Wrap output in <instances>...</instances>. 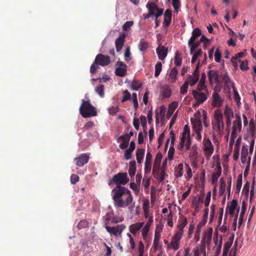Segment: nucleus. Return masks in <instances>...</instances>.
<instances>
[{
  "mask_svg": "<svg viewBox=\"0 0 256 256\" xmlns=\"http://www.w3.org/2000/svg\"><path fill=\"white\" fill-rule=\"evenodd\" d=\"M162 229L160 230H158L157 228L155 230L154 237L153 243V248L155 251L158 250V247H161V246H159V241L160 238V231Z\"/></svg>",
  "mask_w": 256,
  "mask_h": 256,
  "instance_id": "6ab92c4d",
  "label": "nucleus"
},
{
  "mask_svg": "<svg viewBox=\"0 0 256 256\" xmlns=\"http://www.w3.org/2000/svg\"><path fill=\"white\" fill-rule=\"evenodd\" d=\"M98 65L99 64H98L96 63L94 60V63L92 64L90 68V72L92 74H94L96 72V71L100 68Z\"/></svg>",
  "mask_w": 256,
  "mask_h": 256,
  "instance_id": "e2e57ef3",
  "label": "nucleus"
},
{
  "mask_svg": "<svg viewBox=\"0 0 256 256\" xmlns=\"http://www.w3.org/2000/svg\"><path fill=\"white\" fill-rule=\"evenodd\" d=\"M134 24L133 21H127L122 26V30L125 31H127L128 29L132 26Z\"/></svg>",
  "mask_w": 256,
  "mask_h": 256,
  "instance_id": "680f3d73",
  "label": "nucleus"
},
{
  "mask_svg": "<svg viewBox=\"0 0 256 256\" xmlns=\"http://www.w3.org/2000/svg\"><path fill=\"white\" fill-rule=\"evenodd\" d=\"M95 62L100 66H104L110 64V60L109 56L100 54L96 56Z\"/></svg>",
  "mask_w": 256,
  "mask_h": 256,
  "instance_id": "f8f14e48",
  "label": "nucleus"
},
{
  "mask_svg": "<svg viewBox=\"0 0 256 256\" xmlns=\"http://www.w3.org/2000/svg\"><path fill=\"white\" fill-rule=\"evenodd\" d=\"M188 82H185L181 86L180 88V92L182 94L184 95L187 93L188 88Z\"/></svg>",
  "mask_w": 256,
  "mask_h": 256,
  "instance_id": "603ef678",
  "label": "nucleus"
},
{
  "mask_svg": "<svg viewBox=\"0 0 256 256\" xmlns=\"http://www.w3.org/2000/svg\"><path fill=\"white\" fill-rule=\"evenodd\" d=\"M88 223L86 220H82L78 224L77 227L79 230L86 228L88 226Z\"/></svg>",
  "mask_w": 256,
  "mask_h": 256,
  "instance_id": "5fc2aeb1",
  "label": "nucleus"
},
{
  "mask_svg": "<svg viewBox=\"0 0 256 256\" xmlns=\"http://www.w3.org/2000/svg\"><path fill=\"white\" fill-rule=\"evenodd\" d=\"M126 36L122 34L117 38L115 42L116 50L117 52H120L124 44V39Z\"/></svg>",
  "mask_w": 256,
  "mask_h": 256,
  "instance_id": "a211bd4d",
  "label": "nucleus"
},
{
  "mask_svg": "<svg viewBox=\"0 0 256 256\" xmlns=\"http://www.w3.org/2000/svg\"><path fill=\"white\" fill-rule=\"evenodd\" d=\"M96 92L101 97L104 98V86L103 84H100L96 88Z\"/></svg>",
  "mask_w": 256,
  "mask_h": 256,
  "instance_id": "a19ab883",
  "label": "nucleus"
},
{
  "mask_svg": "<svg viewBox=\"0 0 256 256\" xmlns=\"http://www.w3.org/2000/svg\"><path fill=\"white\" fill-rule=\"evenodd\" d=\"M208 78L210 82H212L214 81L217 84L220 83V76L218 75V72L214 70H210L208 72Z\"/></svg>",
  "mask_w": 256,
  "mask_h": 256,
  "instance_id": "dca6fc26",
  "label": "nucleus"
},
{
  "mask_svg": "<svg viewBox=\"0 0 256 256\" xmlns=\"http://www.w3.org/2000/svg\"><path fill=\"white\" fill-rule=\"evenodd\" d=\"M193 127L195 131H201L202 130V122L200 120H196L192 122Z\"/></svg>",
  "mask_w": 256,
  "mask_h": 256,
  "instance_id": "4c0bfd02",
  "label": "nucleus"
},
{
  "mask_svg": "<svg viewBox=\"0 0 256 256\" xmlns=\"http://www.w3.org/2000/svg\"><path fill=\"white\" fill-rule=\"evenodd\" d=\"M119 110V108L118 106H112L108 108V112L110 115H115Z\"/></svg>",
  "mask_w": 256,
  "mask_h": 256,
  "instance_id": "052dcab7",
  "label": "nucleus"
},
{
  "mask_svg": "<svg viewBox=\"0 0 256 256\" xmlns=\"http://www.w3.org/2000/svg\"><path fill=\"white\" fill-rule=\"evenodd\" d=\"M202 53V52L201 49H198L196 51H194L192 58V63L194 64L198 58L201 56Z\"/></svg>",
  "mask_w": 256,
  "mask_h": 256,
  "instance_id": "a18cd8bd",
  "label": "nucleus"
},
{
  "mask_svg": "<svg viewBox=\"0 0 256 256\" xmlns=\"http://www.w3.org/2000/svg\"><path fill=\"white\" fill-rule=\"evenodd\" d=\"M198 80V78L194 77L190 74L188 76V80L186 82H188V85L190 84V86H194Z\"/></svg>",
  "mask_w": 256,
  "mask_h": 256,
  "instance_id": "ea45409f",
  "label": "nucleus"
},
{
  "mask_svg": "<svg viewBox=\"0 0 256 256\" xmlns=\"http://www.w3.org/2000/svg\"><path fill=\"white\" fill-rule=\"evenodd\" d=\"M202 34L201 31L198 28L194 30L192 32V36L188 40V44H190L192 42L198 40V37Z\"/></svg>",
  "mask_w": 256,
  "mask_h": 256,
  "instance_id": "b1692460",
  "label": "nucleus"
},
{
  "mask_svg": "<svg viewBox=\"0 0 256 256\" xmlns=\"http://www.w3.org/2000/svg\"><path fill=\"white\" fill-rule=\"evenodd\" d=\"M158 58L160 60H164L168 54V48H165L164 46L160 45L156 50Z\"/></svg>",
  "mask_w": 256,
  "mask_h": 256,
  "instance_id": "2eb2a0df",
  "label": "nucleus"
},
{
  "mask_svg": "<svg viewBox=\"0 0 256 256\" xmlns=\"http://www.w3.org/2000/svg\"><path fill=\"white\" fill-rule=\"evenodd\" d=\"M155 72H154V76L156 77H158L162 70V62H158L155 65Z\"/></svg>",
  "mask_w": 256,
  "mask_h": 256,
  "instance_id": "79ce46f5",
  "label": "nucleus"
},
{
  "mask_svg": "<svg viewBox=\"0 0 256 256\" xmlns=\"http://www.w3.org/2000/svg\"><path fill=\"white\" fill-rule=\"evenodd\" d=\"M172 91L168 86H163L161 88L160 94L162 98H168L172 95Z\"/></svg>",
  "mask_w": 256,
  "mask_h": 256,
  "instance_id": "5701e85b",
  "label": "nucleus"
},
{
  "mask_svg": "<svg viewBox=\"0 0 256 256\" xmlns=\"http://www.w3.org/2000/svg\"><path fill=\"white\" fill-rule=\"evenodd\" d=\"M182 62V59L180 58L178 52L175 54L174 56V64L176 66H181Z\"/></svg>",
  "mask_w": 256,
  "mask_h": 256,
  "instance_id": "3c124183",
  "label": "nucleus"
},
{
  "mask_svg": "<svg viewBox=\"0 0 256 256\" xmlns=\"http://www.w3.org/2000/svg\"><path fill=\"white\" fill-rule=\"evenodd\" d=\"M192 94L196 102L197 105H199L204 102L208 98L209 95L208 90H193Z\"/></svg>",
  "mask_w": 256,
  "mask_h": 256,
  "instance_id": "0eeeda50",
  "label": "nucleus"
},
{
  "mask_svg": "<svg viewBox=\"0 0 256 256\" xmlns=\"http://www.w3.org/2000/svg\"><path fill=\"white\" fill-rule=\"evenodd\" d=\"M80 112L84 118L95 116L97 115V111L95 107L91 104L90 100H82V104L80 108Z\"/></svg>",
  "mask_w": 256,
  "mask_h": 256,
  "instance_id": "f03ea898",
  "label": "nucleus"
},
{
  "mask_svg": "<svg viewBox=\"0 0 256 256\" xmlns=\"http://www.w3.org/2000/svg\"><path fill=\"white\" fill-rule=\"evenodd\" d=\"M188 224L187 219L186 217L183 216L182 220L179 222L178 225V230L184 232V229Z\"/></svg>",
  "mask_w": 256,
  "mask_h": 256,
  "instance_id": "f704fd0d",
  "label": "nucleus"
},
{
  "mask_svg": "<svg viewBox=\"0 0 256 256\" xmlns=\"http://www.w3.org/2000/svg\"><path fill=\"white\" fill-rule=\"evenodd\" d=\"M183 165L180 164L175 171V176L176 177H180L182 176Z\"/></svg>",
  "mask_w": 256,
  "mask_h": 256,
  "instance_id": "09e8293b",
  "label": "nucleus"
},
{
  "mask_svg": "<svg viewBox=\"0 0 256 256\" xmlns=\"http://www.w3.org/2000/svg\"><path fill=\"white\" fill-rule=\"evenodd\" d=\"M145 150L142 148H138L136 152V158L138 164H141L144 157Z\"/></svg>",
  "mask_w": 256,
  "mask_h": 256,
  "instance_id": "c85d7f7f",
  "label": "nucleus"
},
{
  "mask_svg": "<svg viewBox=\"0 0 256 256\" xmlns=\"http://www.w3.org/2000/svg\"><path fill=\"white\" fill-rule=\"evenodd\" d=\"M244 56V52H238L236 54V56L234 57H232L231 59V62L234 64L235 63H236V60H238V58H242Z\"/></svg>",
  "mask_w": 256,
  "mask_h": 256,
  "instance_id": "6e6d98bb",
  "label": "nucleus"
},
{
  "mask_svg": "<svg viewBox=\"0 0 256 256\" xmlns=\"http://www.w3.org/2000/svg\"><path fill=\"white\" fill-rule=\"evenodd\" d=\"M206 78V76L205 74L202 73V74L200 80L196 86V89H198V90H208L207 87L205 84Z\"/></svg>",
  "mask_w": 256,
  "mask_h": 256,
  "instance_id": "a878e982",
  "label": "nucleus"
},
{
  "mask_svg": "<svg viewBox=\"0 0 256 256\" xmlns=\"http://www.w3.org/2000/svg\"><path fill=\"white\" fill-rule=\"evenodd\" d=\"M139 50L140 52H145L148 48V44L144 38H141L138 44Z\"/></svg>",
  "mask_w": 256,
  "mask_h": 256,
  "instance_id": "c756f323",
  "label": "nucleus"
},
{
  "mask_svg": "<svg viewBox=\"0 0 256 256\" xmlns=\"http://www.w3.org/2000/svg\"><path fill=\"white\" fill-rule=\"evenodd\" d=\"M125 228L126 226L123 224H118L116 226H105V228L108 233L116 236L120 234Z\"/></svg>",
  "mask_w": 256,
  "mask_h": 256,
  "instance_id": "9d476101",
  "label": "nucleus"
},
{
  "mask_svg": "<svg viewBox=\"0 0 256 256\" xmlns=\"http://www.w3.org/2000/svg\"><path fill=\"white\" fill-rule=\"evenodd\" d=\"M136 162L134 160L130 161L129 163L128 174L132 178H134L136 172Z\"/></svg>",
  "mask_w": 256,
  "mask_h": 256,
  "instance_id": "cd10ccee",
  "label": "nucleus"
},
{
  "mask_svg": "<svg viewBox=\"0 0 256 256\" xmlns=\"http://www.w3.org/2000/svg\"><path fill=\"white\" fill-rule=\"evenodd\" d=\"M201 42H200V40H194V42H192L190 44H188L189 47L190 48V54L194 53V52L196 51V50L198 48Z\"/></svg>",
  "mask_w": 256,
  "mask_h": 256,
  "instance_id": "473e14b6",
  "label": "nucleus"
},
{
  "mask_svg": "<svg viewBox=\"0 0 256 256\" xmlns=\"http://www.w3.org/2000/svg\"><path fill=\"white\" fill-rule=\"evenodd\" d=\"M179 245L180 243L178 240H174V238H172L170 243L168 246V248H172L174 250H176L179 248Z\"/></svg>",
  "mask_w": 256,
  "mask_h": 256,
  "instance_id": "c9c22d12",
  "label": "nucleus"
},
{
  "mask_svg": "<svg viewBox=\"0 0 256 256\" xmlns=\"http://www.w3.org/2000/svg\"><path fill=\"white\" fill-rule=\"evenodd\" d=\"M224 114L226 118H232L234 116L232 110L226 106L224 108Z\"/></svg>",
  "mask_w": 256,
  "mask_h": 256,
  "instance_id": "e433bc0d",
  "label": "nucleus"
},
{
  "mask_svg": "<svg viewBox=\"0 0 256 256\" xmlns=\"http://www.w3.org/2000/svg\"><path fill=\"white\" fill-rule=\"evenodd\" d=\"M140 120L141 124L144 129V132L146 134V131L145 130V129L146 128V124H147L146 117L144 116L141 115L140 116Z\"/></svg>",
  "mask_w": 256,
  "mask_h": 256,
  "instance_id": "bf43d9fd",
  "label": "nucleus"
},
{
  "mask_svg": "<svg viewBox=\"0 0 256 256\" xmlns=\"http://www.w3.org/2000/svg\"><path fill=\"white\" fill-rule=\"evenodd\" d=\"M152 222V217L148 222L146 225L142 230V236L144 238H146L148 234L149 230V227Z\"/></svg>",
  "mask_w": 256,
  "mask_h": 256,
  "instance_id": "72a5a7b5",
  "label": "nucleus"
},
{
  "mask_svg": "<svg viewBox=\"0 0 256 256\" xmlns=\"http://www.w3.org/2000/svg\"><path fill=\"white\" fill-rule=\"evenodd\" d=\"M174 152V147L172 146H170L169 150L168 152V160H172Z\"/></svg>",
  "mask_w": 256,
  "mask_h": 256,
  "instance_id": "774afa93",
  "label": "nucleus"
},
{
  "mask_svg": "<svg viewBox=\"0 0 256 256\" xmlns=\"http://www.w3.org/2000/svg\"><path fill=\"white\" fill-rule=\"evenodd\" d=\"M130 186L136 194L139 192L140 186L136 183V184L134 182H131L130 184Z\"/></svg>",
  "mask_w": 256,
  "mask_h": 256,
  "instance_id": "864d4df0",
  "label": "nucleus"
},
{
  "mask_svg": "<svg viewBox=\"0 0 256 256\" xmlns=\"http://www.w3.org/2000/svg\"><path fill=\"white\" fill-rule=\"evenodd\" d=\"M144 222H136L130 226V231L132 234H136L143 226Z\"/></svg>",
  "mask_w": 256,
  "mask_h": 256,
  "instance_id": "393cba45",
  "label": "nucleus"
},
{
  "mask_svg": "<svg viewBox=\"0 0 256 256\" xmlns=\"http://www.w3.org/2000/svg\"><path fill=\"white\" fill-rule=\"evenodd\" d=\"M166 112V108L164 106H162L160 108V110L158 112H156V122L158 123V116H160L162 118H164L165 117Z\"/></svg>",
  "mask_w": 256,
  "mask_h": 256,
  "instance_id": "2f4dec72",
  "label": "nucleus"
},
{
  "mask_svg": "<svg viewBox=\"0 0 256 256\" xmlns=\"http://www.w3.org/2000/svg\"><path fill=\"white\" fill-rule=\"evenodd\" d=\"M212 126V128L216 130L218 134L222 132L224 128V122L222 114L220 110H216L214 112Z\"/></svg>",
  "mask_w": 256,
  "mask_h": 256,
  "instance_id": "20e7f679",
  "label": "nucleus"
},
{
  "mask_svg": "<svg viewBox=\"0 0 256 256\" xmlns=\"http://www.w3.org/2000/svg\"><path fill=\"white\" fill-rule=\"evenodd\" d=\"M232 240H230V241H228L224 244L222 254L228 256V253L230 250V248L232 246Z\"/></svg>",
  "mask_w": 256,
  "mask_h": 256,
  "instance_id": "58836bf2",
  "label": "nucleus"
},
{
  "mask_svg": "<svg viewBox=\"0 0 256 256\" xmlns=\"http://www.w3.org/2000/svg\"><path fill=\"white\" fill-rule=\"evenodd\" d=\"M212 105L214 106L220 107L223 103V100L220 97L218 94L213 93L212 96Z\"/></svg>",
  "mask_w": 256,
  "mask_h": 256,
  "instance_id": "412c9836",
  "label": "nucleus"
},
{
  "mask_svg": "<svg viewBox=\"0 0 256 256\" xmlns=\"http://www.w3.org/2000/svg\"><path fill=\"white\" fill-rule=\"evenodd\" d=\"M114 204L116 208H125L128 206V210L132 212L135 207V202L132 192L124 186H118L112 191Z\"/></svg>",
  "mask_w": 256,
  "mask_h": 256,
  "instance_id": "f257e3e1",
  "label": "nucleus"
},
{
  "mask_svg": "<svg viewBox=\"0 0 256 256\" xmlns=\"http://www.w3.org/2000/svg\"><path fill=\"white\" fill-rule=\"evenodd\" d=\"M114 183L116 184L114 188L118 186H122V185L126 184L130 180L126 172H118L112 177Z\"/></svg>",
  "mask_w": 256,
  "mask_h": 256,
  "instance_id": "6e6552de",
  "label": "nucleus"
},
{
  "mask_svg": "<svg viewBox=\"0 0 256 256\" xmlns=\"http://www.w3.org/2000/svg\"><path fill=\"white\" fill-rule=\"evenodd\" d=\"M204 151L206 160H209L214 152V147L210 140L204 138L203 140Z\"/></svg>",
  "mask_w": 256,
  "mask_h": 256,
  "instance_id": "1a4fd4ad",
  "label": "nucleus"
},
{
  "mask_svg": "<svg viewBox=\"0 0 256 256\" xmlns=\"http://www.w3.org/2000/svg\"><path fill=\"white\" fill-rule=\"evenodd\" d=\"M164 20L163 22V26L168 27L170 26L172 20V11L167 9L164 13Z\"/></svg>",
  "mask_w": 256,
  "mask_h": 256,
  "instance_id": "f3484780",
  "label": "nucleus"
},
{
  "mask_svg": "<svg viewBox=\"0 0 256 256\" xmlns=\"http://www.w3.org/2000/svg\"><path fill=\"white\" fill-rule=\"evenodd\" d=\"M216 171L214 172L212 176V184L217 182L218 180L222 173V168L219 164L216 166Z\"/></svg>",
  "mask_w": 256,
  "mask_h": 256,
  "instance_id": "4be33fe9",
  "label": "nucleus"
},
{
  "mask_svg": "<svg viewBox=\"0 0 256 256\" xmlns=\"http://www.w3.org/2000/svg\"><path fill=\"white\" fill-rule=\"evenodd\" d=\"M89 158L88 154H82L74 158L76 164L78 166L82 167L88 162Z\"/></svg>",
  "mask_w": 256,
  "mask_h": 256,
  "instance_id": "ddd939ff",
  "label": "nucleus"
},
{
  "mask_svg": "<svg viewBox=\"0 0 256 256\" xmlns=\"http://www.w3.org/2000/svg\"><path fill=\"white\" fill-rule=\"evenodd\" d=\"M200 252L204 254V256H206V247L204 245H202L200 249L196 248L194 252V256H200Z\"/></svg>",
  "mask_w": 256,
  "mask_h": 256,
  "instance_id": "c03bdc74",
  "label": "nucleus"
},
{
  "mask_svg": "<svg viewBox=\"0 0 256 256\" xmlns=\"http://www.w3.org/2000/svg\"><path fill=\"white\" fill-rule=\"evenodd\" d=\"M131 100V94L128 91V90H126L123 92V96L122 99V102H125L126 101L130 100Z\"/></svg>",
  "mask_w": 256,
  "mask_h": 256,
  "instance_id": "de8ad7c7",
  "label": "nucleus"
},
{
  "mask_svg": "<svg viewBox=\"0 0 256 256\" xmlns=\"http://www.w3.org/2000/svg\"><path fill=\"white\" fill-rule=\"evenodd\" d=\"M236 120L233 122L230 136V144H232L237 136L238 132H240L242 128L241 118L240 114H236Z\"/></svg>",
  "mask_w": 256,
  "mask_h": 256,
  "instance_id": "423d86ee",
  "label": "nucleus"
},
{
  "mask_svg": "<svg viewBox=\"0 0 256 256\" xmlns=\"http://www.w3.org/2000/svg\"><path fill=\"white\" fill-rule=\"evenodd\" d=\"M178 104L176 102H174L170 104L168 107V112L170 114H172L176 108L178 107Z\"/></svg>",
  "mask_w": 256,
  "mask_h": 256,
  "instance_id": "13d9d810",
  "label": "nucleus"
},
{
  "mask_svg": "<svg viewBox=\"0 0 256 256\" xmlns=\"http://www.w3.org/2000/svg\"><path fill=\"white\" fill-rule=\"evenodd\" d=\"M242 185V175L240 174L236 180V190L238 192L240 191Z\"/></svg>",
  "mask_w": 256,
  "mask_h": 256,
  "instance_id": "4d7b16f0",
  "label": "nucleus"
},
{
  "mask_svg": "<svg viewBox=\"0 0 256 256\" xmlns=\"http://www.w3.org/2000/svg\"><path fill=\"white\" fill-rule=\"evenodd\" d=\"M248 155V149L245 146H242L241 152V162L243 164L248 163V158L247 156Z\"/></svg>",
  "mask_w": 256,
  "mask_h": 256,
  "instance_id": "bb28decb",
  "label": "nucleus"
},
{
  "mask_svg": "<svg viewBox=\"0 0 256 256\" xmlns=\"http://www.w3.org/2000/svg\"><path fill=\"white\" fill-rule=\"evenodd\" d=\"M141 86L142 84L137 80H134L131 84V90H138Z\"/></svg>",
  "mask_w": 256,
  "mask_h": 256,
  "instance_id": "8fccbe9b",
  "label": "nucleus"
},
{
  "mask_svg": "<svg viewBox=\"0 0 256 256\" xmlns=\"http://www.w3.org/2000/svg\"><path fill=\"white\" fill-rule=\"evenodd\" d=\"M160 173V166H153L152 174L156 179L158 178Z\"/></svg>",
  "mask_w": 256,
  "mask_h": 256,
  "instance_id": "37998d69",
  "label": "nucleus"
},
{
  "mask_svg": "<svg viewBox=\"0 0 256 256\" xmlns=\"http://www.w3.org/2000/svg\"><path fill=\"white\" fill-rule=\"evenodd\" d=\"M178 74V70L176 68H174L171 69L170 73V76L174 80H175Z\"/></svg>",
  "mask_w": 256,
  "mask_h": 256,
  "instance_id": "0e129e2a",
  "label": "nucleus"
},
{
  "mask_svg": "<svg viewBox=\"0 0 256 256\" xmlns=\"http://www.w3.org/2000/svg\"><path fill=\"white\" fill-rule=\"evenodd\" d=\"M191 143L190 129L188 125H186L181 134L180 142L178 146V149L182 150H184V147H185V151L188 150L190 148Z\"/></svg>",
  "mask_w": 256,
  "mask_h": 256,
  "instance_id": "7ed1b4c3",
  "label": "nucleus"
},
{
  "mask_svg": "<svg viewBox=\"0 0 256 256\" xmlns=\"http://www.w3.org/2000/svg\"><path fill=\"white\" fill-rule=\"evenodd\" d=\"M152 155L150 152H147L144 162V174H149L151 170V161Z\"/></svg>",
  "mask_w": 256,
  "mask_h": 256,
  "instance_id": "4468645a",
  "label": "nucleus"
},
{
  "mask_svg": "<svg viewBox=\"0 0 256 256\" xmlns=\"http://www.w3.org/2000/svg\"><path fill=\"white\" fill-rule=\"evenodd\" d=\"M220 78H221L226 86H229L230 84H233L232 82L230 80L227 72H224L220 76Z\"/></svg>",
  "mask_w": 256,
  "mask_h": 256,
  "instance_id": "7c9ffc66",
  "label": "nucleus"
},
{
  "mask_svg": "<svg viewBox=\"0 0 256 256\" xmlns=\"http://www.w3.org/2000/svg\"><path fill=\"white\" fill-rule=\"evenodd\" d=\"M146 8L148 10V13L143 14L145 19H148L151 16H154L156 18H158L164 12L162 8H158L157 5L152 2H148L146 4Z\"/></svg>",
  "mask_w": 256,
  "mask_h": 256,
  "instance_id": "39448f33",
  "label": "nucleus"
},
{
  "mask_svg": "<svg viewBox=\"0 0 256 256\" xmlns=\"http://www.w3.org/2000/svg\"><path fill=\"white\" fill-rule=\"evenodd\" d=\"M238 206V202L236 200H232L230 202V206H228L226 208V214L228 212L232 216H233L234 210Z\"/></svg>",
  "mask_w": 256,
  "mask_h": 256,
  "instance_id": "aec40b11",
  "label": "nucleus"
},
{
  "mask_svg": "<svg viewBox=\"0 0 256 256\" xmlns=\"http://www.w3.org/2000/svg\"><path fill=\"white\" fill-rule=\"evenodd\" d=\"M117 65L118 66L115 70L116 75L120 77L124 76L127 72V66L124 62L120 61L117 62Z\"/></svg>",
  "mask_w": 256,
  "mask_h": 256,
  "instance_id": "9b49d317",
  "label": "nucleus"
},
{
  "mask_svg": "<svg viewBox=\"0 0 256 256\" xmlns=\"http://www.w3.org/2000/svg\"><path fill=\"white\" fill-rule=\"evenodd\" d=\"M162 159V154L160 152H158L156 154L153 166H160L161 160Z\"/></svg>",
  "mask_w": 256,
  "mask_h": 256,
  "instance_id": "49530a36",
  "label": "nucleus"
},
{
  "mask_svg": "<svg viewBox=\"0 0 256 256\" xmlns=\"http://www.w3.org/2000/svg\"><path fill=\"white\" fill-rule=\"evenodd\" d=\"M238 62H240V68L242 70H246L248 69V62L247 60L241 61L238 60Z\"/></svg>",
  "mask_w": 256,
  "mask_h": 256,
  "instance_id": "338daca9",
  "label": "nucleus"
},
{
  "mask_svg": "<svg viewBox=\"0 0 256 256\" xmlns=\"http://www.w3.org/2000/svg\"><path fill=\"white\" fill-rule=\"evenodd\" d=\"M221 58H222L221 52H220L219 48H217L215 52V54H214L215 60L218 62H220L221 60Z\"/></svg>",
  "mask_w": 256,
  "mask_h": 256,
  "instance_id": "69168bd1",
  "label": "nucleus"
}]
</instances>
